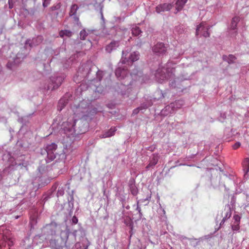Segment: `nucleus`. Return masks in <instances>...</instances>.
<instances>
[{
	"label": "nucleus",
	"instance_id": "nucleus-31",
	"mask_svg": "<svg viewBox=\"0 0 249 249\" xmlns=\"http://www.w3.org/2000/svg\"><path fill=\"white\" fill-rule=\"evenodd\" d=\"M74 126H75V124H71V128L75 129L74 127Z\"/></svg>",
	"mask_w": 249,
	"mask_h": 249
},
{
	"label": "nucleus",
	"instance_id": "nucleus-17",
	"mask_svg": "<svg viewBox=\"0 0 249 249\" xmlns=\"http://www.w3.org/2000/svg\"><path fill=\"white\" fill-rule=\"evenodd\" d=\"M59 36L61 37H63L65 36L71 37L72 36V32L67 30H61L59 32Z\"/></svg>",
	"mask_w": 249,
	"mask_h": 249
},
{
	"label": "nucleus",
	"instance_id": "nucleus-24",
	"mask_svg": "<svg viewBox=\"0 0 249 249\" xmlns=\"http://www.w3.org/2000/svg\"><path fill=\"white\" fill-rule=\"evenodd\" d=\"M241 145V143L239 142H236L234 144L232 145V148L233 149H237Z\"/></svg>",
	"mask_w": 249,
	"mask_h": 249
},
{
	"label": "nucleus",
	"instance_id": "nucleus-28",
	"mask_svg": "<svg viewBox=\"0 0 249 249\" xmlns=\"http://www.w3.org/2000/svg\"><path fill=\"white\" fill-rule=\"evenodd\" d=\"M137 210L139 211V213L140 216H141L142 215V213L141 212V208L139 206H137Z\"/></svg>",
	"mask_w": 249,
	"mask_h": 249
},
{
	"label": "nucleus",
	"instance_id": "nucleus-12",
	"mask_svg": "<svg viewBox=\"0 0 249 249\" xmlns=\"http://www.w3.org/2000/svg\"><path fill=\"white\" fill-rule=\"evenodd\" d=\"M117 130V129L115 127H112L110 128V129L102 135V136L100 137L101 138H105L107 137H111L115 134V132Z\"/></svg>",
	"mask_w": 249,
	"mask_h": 249
},
{
	"label": "nucleus",
	"instance_id": "nucleus-32",
	"mask_svg": "<svg viewBox=\"0 0 249 249\" xmlns=\"http://www.w3.org/2000/svg\"><path fill=\"white\" fill-rule=\"evenodd\" d=\"M0 249H1V246H2V245L1 244V240H0Z\"/></svg>",
	"mask_w": 249,
	"mask_h": 249
},
{
	"label": "nucleus",
	"instance_id": "nucleus-25",
	"mask_svg": "<svg viewBox=\"0 0 249 249\" xmlns=\"http://www.w3.org/2000/svg\"><path fill=\"white\" fill-rule=\"evenodd\" d=\"M51 0H43V5L44 7H47L50 2Z\"/></svg>",
	"mask_w": 249,
	"mask_h": 249
},
{
	"label": "nucleus",
	"instance_id": "nucleus-22",
	"mask_svg": "<svg viewBox=\"0 0 249 249\" xmlns=\"http://www.w3.org/2000/svg\"><path fill=\"white\" fill-rule=\"evenodd\" d=\"M240 229L239 223H236L235 225L232 226V230L233 231H238Z\"/></svg>",
	"mask_w": 249,
	"mask_h": 249
},
{
	"label": "nucleus",
	"instance_id": "nucleus-11",
	"mask_svg": "<svg viewBox=\"0 0 249 249\" xmlns=\"http://www.w3.org/2000/svg\"><path fill=\"white\" fill-rule=\"evenodd\" d=\"M159 157L158 154H153V157L150 160L149 164L146 166V169H149L150 167L155 166L158 162Z\"/></svg>",
	"mask_w": 249,
	"mask_h": 249
},
{
	"label": "nucleus",
	"instance_id": "nucleus-19",
	"mask_svg": "<svg viewBox=\"0 0 249 249\" xmlns=\"http://www.w3.org/2000/svg\"><path fill=\"white\" fill-rule=\"evenodd\" d=\"M141 33V31L139 27L135 26L132 29V34L134 36H138Z\"/></svg>",
	"mask_w": 249,
	"mask_h": 249
},
{
	"label": "nucleus",
	"instance_id": "nucleus-20",
	"mask_svg": "<svg viewBox=\"0 0 249 249\" xmlns=\"http://www.w3.org/2000/svg\"><path fill=\"white\" fill-rule=\"evenodd\" d=\"M67 102L64 99H60L58 103V109L61 110L64 107L66 106Z\"/></svg>",
	"mask_w": 249,
	"mask_h": 249
},
{
	"label": "nucleus",
	"instance_id": "nucleus-9",
	"mask_svg": "<svg viewBox=\"0 0 249 249\" xmlns=\"http://www.w3.org/2000/svg\"><path fill=\"white\" fill-rule=\"evenodd\" d=\"M119 42L118 41H112L106 47V51L108 53H111L112 51L116 50L119 46Z\"/></svg>",
	"mask_w": 249,
	"mask_h": 249
},
{
	"label": "nucleus",
	"instance_id": "nucleus-26",
	"mask_svg": "<svg viewBox=\"0 0 249 249\" xmlns=\"http://www.w3.org/2000/svg\"><path fill=\"white\" fill-rule=\"evenodd\" d=\"M142 107H139L136 109H135L133 111V114H137L140 110H142Z\"/></svg>",
	"mask_w": 249,
	"mask_h": 249
},
{
	"label": "nucleus",
	"instance_id": "nucleus-6",
	"mask_svg": "<svg viewBox=\"0 0 249 249\" xmlns=\"http://www.w3.org/2000/svg\"><path fill=\"white\" fill-rule=\"evenodd\" d=\"M0 240H1V244L4 247L7 244L8 246L10 248L14 245L13 238L3 233H0Z\"/></svg>",
	"mask_w": 249,
	"mask_h": 249
},
{
	"label": "nucleus",
	"instance_id": "nucleus-7",
	"mask_svg": "<svg viewBox=\"0 0 249 249\" xmlns=\"http://www.w3.org/2000/svg\"><path fill=\"white\" fill-rule=\"evenodd\" d=\"M153 51L158 55H161L166 52V48L163 43H158L153 47Z\"/></svg>",
	"mask_w": 249,
	"mask_h": 249
},
{
	"label": "nucleus",
	"instance_id": "nucleus-29",
	"mask_svg": "<svg viewBox=\"0 0 249 249\" xmlns=\"http://www.w3.org/2000/svg\"><path fill=\"white\" fill-rule=\"evenodd\" d=\"M11 0H9V8L11 9L13 8V5L11 3Z\"/></svg>",
	"mask_w": 249,
	"mask_h": 249
},
{
	"label": "nucleus",
	"instance_id": "nucleus-14",
	"mask_svg": "<svg viewBox=\"0 0 249 249\" xmlns=\"http://www.w3.org/2000/svg\"><path fill=\"white\" fill-rule=\"evenodd\" d=\"M187 0H178L176 3L177 12L180 11L183 7Z\"/></svg>",
	"mask_w": 249,
	"mask_h": 249
},
{
	"label": "nucleus",
	"instance_id": "nucleus-33",
	"mask_svg": "<svg viewBox=\"0 0 249 249\" xmlns=\"http://www.w3.org/2000/svg\"><path fill=\"white\" fill-rule=\"evenodd\" d=\"M60 84H61L60 83L59 84H57V87H58Z\"/></svg>",
	"mask_w": 249,
	"mask_h": 249
},
{
	"label": "nucleus",
	"instance_id": "nucleus-13",
	"mask_svg": "<svg viewBox=\"0 0 249 249\" xmlns=\"http://www.w3.org/2000/svg\"><path fill=\"white\" fill-rule=\"evenodd\" d=\"M222 57L223 60L227 61L229 64L234 63L236 59V57L232 54H230L228 56L224 55Z\"/></svg>",
	"mask_w": 249,
	"mask_h": 249
},
{
	"label": "nucleus",
	"instance_id": "nucleus-1",
	"mask_svg": "<svg viewBox=\"0 0 249 249\" xmlns=\"http://www.w3.org/2000/svg\"><path fill=\"white\" fill-rule=\"evenodd\" d=\"M172 63L168 62L166 65V68H159L155 73V76L159 82L161 83L164 80H168L172 78L174 75L175 69L170 68Z\"/></svg>",
	"mask_w": 249,
	"mask_h": 249
},
{
	"label": "nucleus",
	"instance_id": "nucleus-15",
	"mask_svg": "<svg viewBox=\"0 0 249 249\" xmlns=\"http://www.w3.org/2000/svg\"><path fill=\"white\" fill-rule=\"evenodd\" d=\"M240 21V18L239 17H234L232 18L231 28L234 30L236 28L237 24Z\"/></svg>",
	"mask_w": 249,
	"mask_h": 249
},
{
	"label": "nucleus",
	"instance_id": "nucleus-18",
	"mask_svg": "<svg viewBox=\"0 0 249 249\" xmlns=\"http://www.w3.org/2000/svg\"><path fill=\"white\" fill-rule=\"evenodd\" d=\"M78 9V6H77V5L75 4L72 5L69 13L70 15L71 16L75 15Z\"/></svg>",
	"mask_w": 249,
	"mask_h": 249
},
{
	"label": "nucleus",
	"instance_id": "nucleus-27",
	"mask_svg": "<svg viewBox=\"0 0 249 249\" xmlns=\"http://www.w3.org/2000/svg\"><path fill=\"white\" fill-rule=\"evenodd\" d=\"M72 222L74 224H76L77 223L78 219L77 218V217L76 216H73V217L72 218Z\"/></svg>",
	"mask_w": 249,
	"mask_h": 249
},
{
	"label": "nucleus",
	"instance_id": "nucleus-16",
	"mask_svg": "<svg viewBox=\"0 0 249 249\" xmlns=\"http://www.w3.org/2000/svg\"><path fill=\"white\" fill-rule=\"evenodd\" d=\"M243 170L246 174L249 172V158H246L243 161Z\"/></svg>",
	"mask_w": 249,
	"mask_h": 249
},
{
	"label": "nucleus",
	"instance_id": "nucleus-4",
	"mask_svg": "<svg viewBox=\"0 0 249 249\" xmlns=\"http://www.w3.org/2000/svg\"><path fill=\"white\" fill-rule=\"evenodd\" d=\"M210 27L205 22H202L197 26L196 35L203 36L205 37H209L210 33L208 32Z\"/></svg>",
	"mask_w": 249,
	"mask_h": 249
},
{
	"label": "nucleus",
	"instance_id": "nucleus-34",
	"mask_svg": "<svg viewBox=\"0 0 249 249\" xmlns=\"http://www.w3.org/2000/svg\"><path fill=\"white\" fill-rule=\"evenodd\" d=\"M53 89H55L54 86H53Z\"/></svg>",
	"mask_w": 249,
	"mask_h": 249
},
{
	"label": "nucleus",
	"instance_id": "nucleus-2",
	"mask_svg": "<svg viewBox=\"0 0 249 249\" xmlns=\"http://www.w3.org/2000/svg\"><path fill=\"white\" fill-rule=\"evenodd\" d=\"M139 53L137 52H134L128 55V52L123 51L121 62L124 64H132L139 59Z\"/></svg>",
	"mask_w": 249,
	"mask_h": 249
},
{
	"label": "nucleus",
	"instance_id": "nucleus-8",
	"mask_svg": "<svg viewBox=\"0 0 249 249\" xmlns=\"http://www.w3.org/2000/svg\"><path fill=\"white\" fill-rule=\"evenodd\" d=\"M231 213L230 207L229 205L226 206L221 213V217H223V219L220 223V225L223 224L226 220L231 216Z\"/></svg>",
	"mask_w": 249,
	"mask_h": 249
},
{
	"label": "nucleus",
	"instance_id": "nucleus-23",
	"mask_svg": "<svg viewBox=\"0 0 249 249\" xmlns=\"http://www.w3.org/2000/svg\"><path fill=\"white\" fill-rule=\"evenodd\" d=\"M233 219L237 223H239L241 217L237 214H235L233 216Z\"/></svg>",
	"mask_w": 249,
	"mask_h": 249
},
{
	"label": "nucleus",
	"instance_id": "nucleus-10",
	"mask_svg": "<svg viewBox=\"0 0 249 249\" xmlns=\"http://www.w3.org/2000/svg\"><path fill=\"white\" fill-rule=\"evenodd\" d=\"M172 7V5L170 3H163L162 4H160L157 6L156 7V11L158 13H160L161 12L167 11L170 10Z\"/></svg>",
	"mask_w": 249,
	"mask_h": 249
},
{
	"label": "nucleus",
	"instance_id": "nucleus-3",
	"mask_svg": "<svg viewBox=\"0 0 249 249\" xmlns=\"http://www.w3.org/2000/svg\"><path fill=\"white\" fill-rule=\"evenodd\" d=\"M115 75L120 80L126 79L125 81L122 82V84L124 86H128L129 84L128 82L130 79V76L128 75L127 70L118 68L115 71Z\"/></svg>",
	"mask_w": 249,
	"mask_h": 249
},
{
	"label": "nucleus",
	"instance_id": "nucleus-5",
	"mask_svg": "<svg viewBox=\"0 0 249 249\" xmlns=\"http://www.w3.org/2000/svg\"><path fill=\"white\" fill-rule=\"evenodd\" d=\"M57 147V145L54 143H52L50 144H48L46 147L45 150L47 153L48 157L51 160L54 159L56 157L55 151Z\"/></svg>",
	"mask_w": 249,
	"mask_h": 249
},
{
	"label": "nucleus",
	"instance_id": "nucleus-21",
	"mask_svg": "<svg viewBox=\"0 0 249 249\" xmlns=\"http://www.w3.org/2000/svg\"><path fill=\"white\" fill-rule=\"evenodd\" d=\"M80 38L82 40H84L86 38V36H87V33L85 30H82L81 31L80 33Z\"/></svg>",
	"mask_w": 249,
	"mask_h": 249
},
{
	"label": "nucleus",
	"instance_id": "nucleus-30",
	"mask_svg": "<svg viewBox=\"0 0 249 249\" xmlns=\"http://www.w3.org/2000/svg\"><path fill=\"white\" fill-rule=\"evenodd\" d=\"M36 40H38L40 42H41L42 40V38L41 36H37L36 38Z\"/></svg>",
	"mask_w": 249,
	"mask_h": 249
}]
</instances>
